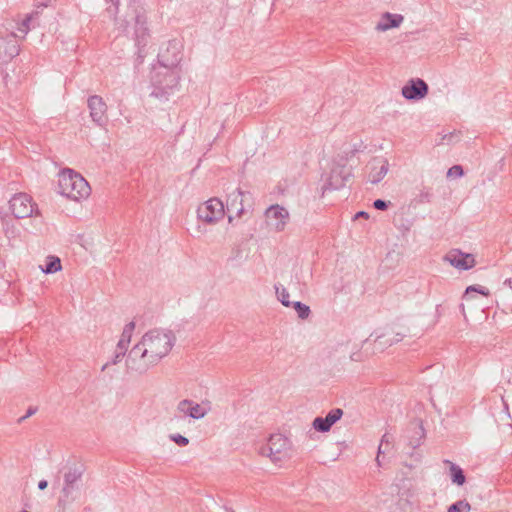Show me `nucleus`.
<instances>
[{
    "mask_svg": "<svg viewBox=\"0 0 512 512\" xmlns=\"http://www.w3.org/2000/svg\"><path fill=\"white\" fill-rule=\"evenodd\" d=\"M173 345L174 336L171 332L150 330L129 351L126 359L127 368L140 374L144 373L168 355Z\"/></svg>",
    "mask_w": 512,
    "mask_h": 512,
    "instance_id": "nucleus-1",
    "label": "nucleus"
},
{
    "mask_svg": "<svg viewBox=\"0 0 512 512\" xmlns=\"http://www.w3.org/2000/svg\"><path fill=\"white\" fill-rule=\"evenodd\" d=\"M260 456L268 458L271 463L282 467L285 462L290 460L293 455L292 441L281 433L271 434L266 442L257 447Z\"/></svg>",
    "mask_w": 512,
    "mask_h": 512,
    "instance_id": "nucleus-2",
    "label": "nucleus"
},
{
    "mask_svg": "<svg viewBox=\"0 0 512 512\" xmlns=\"http://www.w3.org/2000/svg\"><path fill=\"white\" fill-rule=\"evenodd\" d=\"M58 188L61 195L74 201L86 199L91 193L88 182L79 173L68 168L61 171Z\"/></svg>",
    "mask_w": 512,
    "mask_h": 512,
    "instance_id": "nucleus-3",
    "label": "nucleus"
},
{
    "mask_svg": "<svg viewBox=\"0 0 512 512\" xmlns=\"http://www.w3.org/2000/svg\"><path fill=\"white\" fill-rule=\"evenodd\" d=\"M153 90L151 96L159 99H167L168 95L179 84V73L176 68H163L155 71L152 76Z\"/></svg>",
    "mask_w": 512,
    "mask_h": 512,
    "instance_id": "nucleus-4",
    "label": "nucleus"
},
{
    "mask_svg": "<svg viewBox=\"0 0 512 512\" xmlns=\"http://www.w3.org/2000/svg\"><path fill=\"white\" fill-rule=\"evenodd\" d=\"M10 210L17 219L31 217L38 214L37 205L32 201L31 196L26 193L15 194L9 201Z\"/></svg>",
    "mask_w": 512,
    "mask_h": 512,
    "instance_id": "nucleus-5",
    "label": "nucleus"
},
{
    "mask_svg": "<svg viewBox=\"0 0 512 512\" xmlns=\"http://www.w3.org/2000/svg\"><path fill=\"white\" fill-rule=\"evenodd\" d=\"M225 215L223 202L218 198H211L201 204L197 209V216L200 220L213 223L221 220Z\"/></svg>",
    "mask_w": 512,
    "mask_h": 512,
    "instance_id": "nucleus-6",
    "label": "nucleus"
},
{
    "mask_svg": "<svg viewBox=\"0 0 512 512\" xmlns=\"http://www.w3.org/2000/svg\"><path fill=\"white\" fill-rule=\"evenodd\" d=\"M128 9L131 10V19L134 21V37L138 45H145L148 35L147 17L142 7L130 3Z\"/></svg>",
    "mask_w": 512,
    "mask_h": 512,
    "instance_id": "nucleus-7",
    "label": "nucleus"
},
{
    "mask_svg": "<svg viewBox=\"0 0 512 512\" xmlns=\"http://www.w3.org/2000/svg\"><path fill=\"white\" fill-rule=\"evenodd\" d=\"M182 45L178 40H171L165 49L158 53V62L163 68H177L182 59Z\"/></svg>",
    "mask_w": 512,
    "mask_h": 512,
    "instance_id": "nucleus-8",
    "label": "nucleus"
},
{
    "mask_svg": "<svg viewBox=\"0 0 512 512\" xmlns=\"http://www.w3.org/2000/svg\"><path fill=\"white\" fill-rule=\"evenodd\" d=\"M266 223L270 230L281 232L290 220L288 210L279 205L270 206L265 213Z\"/></svg>",
    "mask_w": 512,
    "mask_h": 512,
    "instance_id": "nucleus-9",
    "label": "nucleus"
},
{
    "mask_svg": "<svg viewBox=\"0 0 512 512\" xmlns=\"http://www.w3.org/2000/svg\"><path fill=\"white\" fill-rule=\"evenodd\" d=\"M429 88L427 83L420 78H411L401 89L402 96L411 101H418L425 98Z\"/></svg>",
    "mask_w": 512,
    "mask_h": 512,
    "instance_id": "nucleus-10",
    "label": "nucleus"
},
{
    "mask_svg": "<svg viewBox=\"0 0 512 512\" xmlns=\"http://www.w3.org/2000/svg\"><path fill=\"white\" fill-rule=\"evenodd\" d=\"M90 117L94 123L103 127L108 122L107 105L103 98L99 95L90 96L87 100Z\"/></svg>",
    "mask_w": 512,
    "mask_h": 512,
    "instance_id": "nucleus-11",
    "label": "nucleus"
},
{
    "mask_svg": "<svg viewBox=\"0 0 512 512\" xmlns=\"http://www.w3.org/2000/svg\"><path fill=\"white\" fill-rule=\"evenodd\" d=\"M367 179L371 184H378L389 171V162L386 158L375 157L366 165Z\"/></svg>",
    "mask_w": 512,
    "mask_h": 512,
    "instance_id": "nucleus-12",
    "label": "nucleus"
},
{
    "mask_svg": "<svg viewBox=\"0 0 512 512\" xmlns=\"http://www.w3.org/2000/svg\"><path fill=\"white\" fill-rule=\"evenodd\" d=\"M444 261L448 262L451 266L460 270H469L476 264L472 254L463 253L458 249L450 250L445 256Z\"/></svg>",
    "mask_w": 512,
    "mask_h": 512,
    "instance_id": "nucleus-13",
    "label": "nucleus"
},
{
    "mask_svg": "<svg viewBox=\"0 0 512 512\" xmlns=\"http://www.w3.org/2000/svg\"><path fill=\"white\" fill-rule=\"evenodd\" d=\"M404 22V17L401 14L384 12L382 13L375 23L374 29L378 33H384L391 29L399 28Z\"/></svg>",
    "mask_w": 512,
    "mask_h": 512,
    "instance_id": "nucleus-14",
    "label": "nucleus"
},
{
    "mask_svg": "<svg viewBox=\"0 0 512 512\" xmlns=\"http://www.w3.org/2000/svg\"><path fill=\"white\" fill-rule=\"evenodd\" d=\"M349 173L344 166L334 165L326 178L325 188L338 190L345 186Z\"/></svg>",
    "mask_w": 512,
    "mask_h": 512,
    "instance_id": "nucleus-15",
    "label": "nucleus"
},
{
    "mask_svg": "<svg viewBox=\"0 0 512 512\" xmlns=\"http://www.w3.org/2000/svg\"><path fill=\"white\" fill-rule=\"evenodd\" d=\"M343 410L335 408L329 411L326 417H316L313 420L312 426L318 432H328L331 427L341 419Z\"/></svg>",
    "mask_w": 512,
    "mask_h": 512,
    "instance_id": "nucleus-16",
    "label": "nucleus"
},
{
    "mask_svg": "<svg viewBox=\"0 0 512 512\" xmlns=\"http://www.w3.org/2000/svg\"><path fill=\"white\" fill-rule=\"evenodd\" d=\"M106 2L111 3V5L106 8V13L113 20L115 29L120 33H128L130 21L127 20V18H121L118 16L120 0H106Z\"/></svg>",
    "mask_w": 512,
    "mask_h": 512,
    "instance_id": "nucleus-17",
    "label": "nucleus"
},
{
    "mask_svg": "<svg viewBox=\"0 0 512 512\" xmlns=\"http://www.w3.org/2000/svg\"><path fill=\"white\" fill-rule=\"evenodd\" d=\"M243 201L244 193L240 189H235L227 198L228 211H234L237 216H240L244 211Z\"/></svg>",
    "mask_w": 512,
    "mask_h": 512,
    "instance_id": "nucleus-18",
    "label": "nucleus"
},
{
    "mask_svg": "<svg viewBox=\"0 0 512 512\" xmlns=\"http://www.w3.org/2000/svg\"><path fill=\"white\" fill-rule=\"evenodd\" d=\"M201 396H207L208 390L206 388H200ZM212 409V402L210 398L204 397L200 402L194 404V419H201L205 417Z\"/></svg>",
    "mask_w": 512,
    "mask_h": 512,
    "instance_id": "nucleus-19",
    "label": "nucleus"
},
{
    "mask_svg": "<svg viewBox=\"0 0 512 512\" xmlns=\"http://www.w3.org/2000/svg\"><path fill=\"white\" fill-rule=\"evenodd\" d=\"M77 489V487H72L68 485H63L62 488V496L58 500V512H65L67 506H69L71 503L74 502L75 496L74 491Z\"/></svg>",
    "mask_w": 512,
    "mask_h": 512,
    "instance_id": "nucleus-20",
    "label": "nucleus"
},
{
    "mask_svg": "<svg viewBox=\"0 0 512 512\" xmlns=\"http://www.w3.org/2000/svg\"><path fill=\"white\" fill-rule=\"evenodd\" d=\"M83 473V465H76L69 468V470L64 474V485L77 487L76 483L81 480Z\"/></svg>",
    "mask_w": 512,
    "mask_h": 512,
    "instance_id": "nucleus-21",
    "label": "nucleus"
},
{
    "mask_svg": "<svg viewBox=\"0 0 512 512\" xmlns=\"http://www.w3.org/2000/svg\"><path fill=\"white\" fill-rule=\"evenodd\" d=\"M341 353L348 354V357L351 361L360 362L363 361L364 356L361 352V346L357 343L348 342L345 345L340 347Z\"/></svg>",
    "mask_w": 512,
    "mask_h": 512,
    "instance_id": "nucleus-22",
    "label": "nucleus"
},
{
    "mask_svg": "<svg viewBox=\"0 0 512 512\" xmlns=\"http://www.w3.org/2000/svg\"><path fill=\"white\" fill-rule=\"evenodd\" d=\"M443 462L449 466V476L452 483L462 486L466 481L462 468L449 460H444Z\"/></svg>",
    "mask_w": 512,
    "mask_h": 512,
    "instance_id": "nucleus-23",
    "label": "nucleus"
},
{
    "mask_svg": "<svg viewBox=\"0 0 512 512\" xmlns=\"http://www.w3.org/2000/svg\"><path fill=\"white\" fill-rule=\"evenodd\" d=\"M135 326H136V324L134 321H131L125 325V327L122 331V334H121V338L117 344L118 348H121V350L128 349V345L131 341V337H132L133 331L135 330Z\"/></svg>",
    "mask_w": 512,
    "mask_h": 512,
    "instance_id": "nucleus-24",
    "label": "nucleus"
},
{
    "mask_svg": "<svg viewBox=\"0 0 512 512\" xmlns=\"http://www.w3.org/2000/svg\"><path fill=\"white\" fill-rule=\"evenodd\" d=\"M415 493L416 489L410 480L403 481L398 491L400 501L405 500L406 502H409L410 498H413Z\"/></svg>",
    "mask_w": 512,
    "mask_h": 512,
    "instance_id": "nucleus-25",
    "label": "nucleus"
},
{
    "mask_svg": "<svg viewBox=\"0 0 512 512\" xmlns=\"http://www.w3.org/2000/svg\"><path fill=\"white\" fill-rule=\"evenodd\" d=\"M472 293H479L485 297H488L490 295V291L488 288L481 285H471L466 288L465 293L463 295V299L470 300L472 298Z\"/></svg>",
    "mask_w": 512,
    "mask_h": 512,
    "instance_id": "nucleus-26",
    "label": "nucleus"
},
{
    "mask_svg": "<svg viewBox=\"0 0 512 512\" xmlns=\"http://www.w3.org/2000/svg\"><path fill=\"white\" fill-rule=\"evenodd\" d=\"M62 269L61 261L58 257L51 256L48 258V261L43 269V272L46 274H52L58 272Z\"/></svg>",
    "mask_w": 512,
    "mask_h": 512,
    "instance_id": "nucleus-27",
    "label": "nucleus"
},
{
    "mask_svg": "<svg viewBox=\"0 0 512 512\" xmlns=\"http://www.w3.org/2000/svg\"><path fill=\"white\" fill-rule=\"evenodd\" d=\"M178 412L181 414L180 417H192V402L187 399L181 401L178 405Z\"/></svg>",
    "mask_w": 512,
    "mask_h": 512,
    "instance_id": "nucleus-28",
    "label": "nucleus"
},
{
    "mask_svg": "<svg viewBox=\"0 0 512 512\" xmlns=\"http://www.w3.org/2000/svg\"><path fill=\"white\" fill-rule=\"evenodd\" d=\"M471 506L464 500L457 501L448 508V512H469Z\"/></svg>",
    "mask_w": 512,
    "mask_h": 512,
    "instance_id": "nucleus-29",
    "label": "nucleus"
},
{
    "mask_svg": "<svg viewBox=\"0 0 512 512\" xmlns=\"http://www.w3.org/2000/svg\"><path fill=\"white\" fill-rule=\"evenodd\" d=\"M35 17H38V12H33L31 14L26 15V17L23 19L20 27L18 28L19 31H21L24 34H27L29 32L30 23L34 20Z\"/></svg>",
    "mask_w": 512,
    "mask_h": 512,
    "instance_id": "nucleus-30",
    "label": "nucleus"
},
{
    "mask_svg": "<svg viewBox=\"0 0 512 512\" xmlns=\"http://www.w3.org/2000/svg\"><path fill=\"white\" fill-rule=\"evenodd\" d=\"M293 307L294 309L297 311L298 313V316L301 318V319H306L309 314H310V308L309 306L299 302V301H296L293 303Z\"/></svg>",
    "mask_w": 512,
    "mask_h": 512,
    "instance_id": "nucleus-31",
    "label": "nucleus"
},
{
    "mask_svg": "<svg viewBox=\"0 0 512 512\" xmlns=\"http://www.w3.org/2000/svg\"><path fill=\"white\" fill-rule=\"evenodd\" d=\"M126 352H127V349L121 350V348H118V346H117L114 358L112 359L111 362H107L106 364H104L102 366V371L105 370L109 365H111V364L115 365L118 362H120L122 360V358L125 356Z\"/></svg>",
    "mask_w": 512,
    "mask_h": 512,
    "instance_id": "nucleus-32",
    "label": "nucleus"
},
{
    "mask_svg": "<svg viewBox=\"0 0 512 512\" xmlns=\"http://www.w3.org/2000/svg\"><path fill=\"white\" fill-rule=\"evenodd\" d=\"M276 293H277L278 299L281 301V303L284 306L289 307L291 305V302L289 301V293L285 288L280 289V288L276 287Z\"/></svg>",
    "mask_w": 512,
    "mask_h": 512,
    "instance_id": "nucleus-33",
    "label": "nucleus"
},
{
    "mask_svg": "<svg viewBox=\"0 0 512 512\" xmlns=\"http://www.w3.org/2000/svg\"><path fill=\"white\" fill-rule=\"evenodd\" d=\"M170 440L176 443L178 446H187L189 444V439L180 434H171L169 436Z\"/></svg>",
    "mask_w": 512,
    "mask_h": 512,
    "instance_id": "nucleus-34",
    "label": "nucleus"
},
{
    "mask_svg": "<svg viewBox=\"0 0 512 512\" xmlns=\"http://www.w3.org/2000/svg\"><path fill=\"white\" fill-rule=\"evenodd\" d=\"M459 140V133L454 131L442 137V143L451 144Z\"/></svg>",
    "mask_w": 512,
    "mask_h": 512,
    "instance_id": "nucleus-35",
    "label": "nucleus"
},
{
    "mask_svg": "<svg viewBox=\"0 0 512 512\" xmlns=\"http://www.w3.org/2000/svg\"><path fill=\"white\" fill-rule=\"evenodd\" d=\"M463 173H464L463 168L460 165H454L448 170L447 176L448 177H452V176L461 177L463 175Z\"/></svg>",
    "mask_w": 512,
    "mask_h": 512,
    "instance_id": "nucleus-36",
    "label": "nucleus"
},
{
    "mask_svg": "<svg viewBox=\"0 0 512 512\" xmlns=\"http://www.w3.org/2000/svg\"><path fill=\"white\" fill-rule=\"evenodd\" d=\"M373 206L378 210H385L388 207L387 203L381 199L375 200Z\"/></svg>",
    "mask_w": 512,
    "mask_h": 512,
    "instance_id": "nucleus-37",
    "label": "nucleus"
},
{
    "mask_svg": "<svg viewBox=\"0 0 512 512\" xmlns=\"http://www.w3.org/2000/svg\"><path fill=\"white\" fill-rule=\"evenodd\" d=\"M37 412V407H29L26 414L24 416H22L19 421H23L27 418H29L30 416L34 415L35 413Z\"/></svg>",
    "mask_w": 512,
    "mask_h": 512,
    "instance_id": "nucleus-38",
    "label": "nucleus"
},
{
    "mask_svg": "<svg viewBox=\"0 0 512 512\" xmlns=\"http://www.w3.org/2000/svg\"><path fill=\"white\" fill-rule=\"evenodd\" d=\"M385 443L386 444L389 443V436L387 434H385L382 437L381 443H380L379 448H378V453H382L383 452V446H384Z\"/></svg>",
    "mask_w": 512,
    "mask_h": 512,
    "instance_id": "nucleus-39",
    "label": "nucleus"
},
{
    "mask_svg": "<svg viewBox=\"0 0 512 512\" xmlns=\"http://www.w3.org/2000/svg\"><path fill=\"white\" fill-rule=\"evenodd\" d=\"M19 52V48L18 46H16L15 44H13L10 48V52H9V56L10 57H14L15 55H17Z\"/></svg>",
    "mask_w": 512,
    "mask_h": 512,
    "instance_id": "nucleus-40",
    "label": "nucleus"
},
{
    "mask_svg": "<svg viewBox=\"0 0 512 512\" xmlns=\"http://www.w3.org/2000/svg\"><path fill=\"white\" fill-rule=\"evenodd\" d=\"M51 0H37L36 1V7L37 8H40V7H47L48 6V3L50 2Z\"/></svg>",
    "mask_w": 512,
    "mask_h": 512,
    "instance_id": "nucleus-41",
    "label": "nucleus"
},
{
    "mask_svg": "<svg viewBox=\"0 0 512 512\" xmlns=\"http://www.w3.org/2000/svg\"><path fill=\"white\" fill-rule=\"evenodd\" d=\"M47 486H48V482H47L46 480H40V481L38 482V488H39L40 490H44V489H46V488H47Z\"/></svg>",
    "mask_w": 512,
    "mask_h": 512,
    "instance_id": "nucleus-42",
    "label": "nucleus"
},
{
    "mask_svg": "<svg viewBox=\"0 0 512 512\" xmlns=\"http://www.w3.org/2000/svg\"><path fill=\"white\" fill-rule=\"evenodd\" d=\"M355 217H356V218H359V217L368 218V217H369V215H368V213H367V212H365V211H360V212H358V213L356 214V216H355Z\"/></svg>",
    "mask_w": 512,
    "mask_h": 512,
    "instance_id": "nucleus-43",
    "label": "nucleus"
},
{
    "mask_svg": "<svg viewBox=\"0 0 512 512\" xmlns=\"http://www.w3.org/2000/svg\"><path fill=\"white\" fill-rule=\"evenodd\" d=\"M504 285L507 286L510 290H512V279L508 278L504 281Z\"/></svg>",
    "mask_w": 512,
    "mask_h": 512,
    "instance_id": "nucleus-44",
    "label": "nucleus"
},
{
    "mask_svg": "<svg viewBox=\"0 0 512 512\" xmlns=\"http://www.w3.org/2000/svg\"><path fill=\"white\" fill-rule=\"evenodd\" d=\"M460 308H461V311H462L463 315L465 316V306L462 304V305L460 306Z\"/></svg>",
    "mask_w": 512,
    "mask_h": 512,
    "instance_id": "nucleus-45",
    "label": "nucleus"
},
{
    "mask_svg": "<svg viewBox=\"0 0 512 512\" xmlns=\"http://www.w3.org/2000/svg\"><path fill=\"white\" fill-rule=\"evenodd\" d=\"M228 221H229V223H232V221H233V216L229 215V216H228Z\"/></svg>",
    "mask_w": 512,
    "mask_h": 512,
    "instance_id": "nucleus-46",
    "label": "nucleus"
},
{
    "mask_svg": "<svg viewBox=\"0 0 512 512\" xmlns=\"http://www.w3.org/2000/svg\"><path fill=\"white\" fill-rule=\"evenodd\" d=\"M399 340H400V339H398V338H397V339H395V340H394V342H399ZM392 343H393V341H390V342H389V345H391Z\"/></svg>",
    "mask_w": 512,
    "mask_h": 512,
    "instance_id": "nucleus-47",
    "label": "nucleus"
}]
</instances>
